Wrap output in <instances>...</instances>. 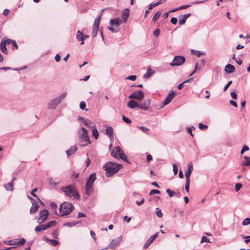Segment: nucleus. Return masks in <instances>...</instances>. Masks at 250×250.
Segmentation results:
<instances>
[{"instance_id": "obj_37", "label": "nucleus", "mask_w": 250, "mask_h": 250, "mask_svg": "<svg viewBox=\"0 0 250 250\" xmlns=\"http://www.w3.org/2000/svg\"><path fill=\"white\" fill-rule=\"evenodd\" d=\"M78 223V222H66L63 224V226H67L68 227H72L74 226L76 224Z\"/></svg>"}, {"instance_id": "obj_6", "label": "nucleus", "mask_w": 250, "mask_h": 250, "mask_svg": "<svg viewBox=\"0 0 250 250\" xmlns=\"http://www.w3.org/2000/svg\"><path fill=\"white\" fill-rule=\"evenodd\" d=\"M111 154L112 156L116 158L118 157L122 159L123 161L129 163L127 159L126 156L125 155L124 151L119 146H115L113 150L111 151Z\"/></svg>"}, {"instance_id": "obj_47", "label": "nucleus", "mask_w": 250, "mask_h": 250, "mask_svg": "<svg viewBox=\"0 0 250 250\" xmlns=\"http://www.w3.org/2000/svg\"><path fill=\"white\" fill-rule=\"evenodd\" d=\"M172 167H173V171L174 174V175H177V174L178 173V168L175 164H173L172 165Z\"/></svg>"}, {"instance_id": "obj_41", "label": "nucleus", "mask_w": 250, "mask_h": 250, "mask_svg": "<svg viewBox=\"0 0 250 250\" xmlns=\"http://www.w3.org/2000/svg\"><path fill=\"white\" fill-rule=\"evenodd\" d=\"M59 230L58 229H55L53 230V231L52 232V236L54 238L57 239L59 235Z\"/></svg>"}, {"instance_id": "obj_24", "label": "nucleus", "mask_w": 250, "mask_h": 250, "mask_svg": "<svg viewBox=\"0 0 250 250\" xmlns=\"http://www.w3.org/2000/svg\"><path fill=\"white\" fill-rule=\"evenodd\" d=\"M15 178H14L10 182L7 183L4 185V187L6 190L13 191V186H14L13 181L15 180Z\"/></svg>"}, {"instance_id": "obj_27", "label": "nucleus", "mask_w": 250, "mask_h": 250, "mask_svg": "<svg viewBox=\"0 0 250 250\" xmlns=\"http://www.w3.org/2000/svg\"><path fill=\"white\" fill-rule=\"evenodd\" d=\"M76 38L78 40L82 41V42H81V45L84 44L83 41L84 40V37H83V35L82 32H80V31H78L77 33Z\"/></svg>"}, {"instance_id": "obj_32", "label": "nucleus", "mask_w": 250, "mask_h": 250, "mask_svg": "<svg viewBox=\"0 0 250 250\" xmlns=\"http://www.w3.org/2000/svg\"><path fill=\"white\" fill-rule=\"evenodd\" d=\"M66 95H67V92H63L58 97H57L55 99L60 104L61 101L66 96Z\"/></svg>"}, {"instance_id": "obj_58", "label": "nucleus", "mask_w": 250, "mask_h": 250, "mask_svg": "<svg viewBox=\"0 0 250 250\" xmlns=\"http://www.w3.org/2000/svg\"><path fill=\"white\" fill-rule=\"evenodd\" d=\"M139 128L143 132H146L149 130V129L145 126H140Z\"/></svg>"}, {"instance_id": "obj_52", "label": "nucleus", "mask_w": 250, "mask_h": 250, "mask_svg": "<svg viewBox=\"0 0 250 250\" xmlns=\"http://www.w3.org/2000/svg\"><path fill=\"white\" fill-rule=\"evenodd\" d=\"M160 191L157 189H152L150 192H149V195H151L154 194H160Z\"/></svg>"}, {"instance_id": "obj_61", "label": "nucleus", "mask_w": 250, "mask_h": 250, "mask_svg": "<svg viewBox=\"0 0 250 250\" xmlns=\"http://www.w3.org/2000/svg\"><path fill=\"white\" fill-rule=\"evenodd\" d=\"M190 6H191V5H188V4L184 5H182L180 7H179V9H180V10L185 9L189 8Z\"/></svg>"}, {"instance_id": "obj_45", "label": "nucleus", "mask_w": 250, "mask_h": 250, "mask_svg": "<svg viewBox=\"0 0 250 250\" xmlns=\"http://www.w3.org/2000/svg\"><path fill=\"white\" fill-rule=\"evenodd\" d=\"M189 183H190V180H186V186H185V190L188 193L189 192Z\"/></svg>"}, {"instance_id": "obj_23", "label": "nucleus", "mask_w": 250, "mask_h": 250, "mask_svg": "<svg viewBox=\"0 0 250 250\" xmlns=\"http://www.w3.org/2000/svg\"><path fill=\"white\" fill-rule=\"evenodd\" d=\"M129 16V10L128 9H125L122 12V18L124 22H126L127 19Z\"/></svg>"}, {"instance_id": "obj_33", "label": "nucleus", "mask_w": 250, "mask_h": 250, "mask_svg": "<svg viewBox=\"0 0 250 250\" xmlns=\"http://www.w3.org/2000/svg\"><path fill=\"white\" fill-rule=\"evenodd\" d=\"M92 135L94 136L95 138L97 139L99 136V133L95 125L92 128Z\"/></svg>"}, {"instance_id": "obj_56", "label": "nucleus", "mask_w": 250, "mask_h": 250, "mask_svg": "<svg viewBox=\"0 0 250 250\" xmlns=\"http://www.w3.org/2000/svg\"><path fill=\"white\" fill-rule=\"evenodd\" d=\"M232 83V81H230L227 84H226V85L224 87V89H223L224 91H225L227 90V89L228 88L229 86Z\"/></svg>"}, {"instance_id": "obj_18", "label": "nucleus", "mask_w": 250, "mask_h": 250, "mask_svg": "<svg viewBox=\"0 0 250 250\" xmlns=\"http://www.w3.org/2000/svg\"><path fill=\"white\" fill-rule=\"evenodd\" d=\"M26 241L24 238L14 239H12V245L22 246L25 243Z\"/></svg>"}, {"instance_id": "obj_22", "label": "nucleus", "mask_w": 250, "mask_h": 250, "mask_svg": "<svg viewBox=\"0 0 250 250\" xmlns=\"http://www.w3.org/2000/svg\"><path fill=\"white\" fill-rule=\"evenodd\" d=\"M235 68L233 65L230 64H228L226 65L225 71L227 73H231L235 71Z\"/></svg>"}, {"instance_id": "obj_46", "label": "nucleus", "mask_w": 250, "mask_h": 250, "mask_svg": "<svg viewBox=\"0 0 250 250\" xmlns=\"http://www.w3.org/2000/svg\"><path fill=\"white\" fill-rule=\"evenodd\" d=\"M250 224V218H247L245 219L242 222V224L244 226H246Z\"/></svg>"}, {"instance_id": "obj_35", "label": "nucleus", "mask_w": 250, "mask_h": 250, "mask_svg": "<svg viewBox=\"0 0 250 250\" xmlns=\"http://www.w3.org/2000/svg\"><path fill=\"white\" fill-rule=\"evenodd\" d=\"M101 16L97 17L94 21L93 26L99 27V24L100 23Z\"/></svg>"}, {"instance_id": "obj_36", "label": "nucleus", "mask_w": 250, "mask_h": 250, "mask_svg": "<svg viewBox=\"0 0 250 250\" xmlns=\"http://www.w3.org/2000/svg\"><path fill=\"white\" fill-rule=\"evenodd\" d=\"M57 224V222L56 221L53 220L51 221L50 222H48V223H46V225L48 227V228H50L51 227L55 226Z\"/></svg>"}, {"instance_id": "obj_11", "label": "nucleus", "mask_w": 250, "mask_h": 250, "mask_svg": "<svg viewBox=\"0 0 250 250\" xmlns=\"http://www.w3.org/2000/svg\"><path fill=\"white\" fill-rule=\"evenodd\" d=\"M28 198L31 200L32 202V207L30 209V213L31 214L35 213L38 211L40 206L38 205V203L32 197L28 196Z\"/></svg>"}, {"instance_id": "obj_64", "label": "nucleus", "mask_w": 250, "mask_h": 250, "mask_svg": "<svg viewBox=\"0 0 250 250\" xmlns=\"http://www.w3.org/2000/svg\"><path fill=\"white\" fill-rule=\"evenodd\" d=\"M50 206L52 208L54 209H56L57 208V204L54 202H51L50 203Z\"/></svg>"}, {"instance_id": "obj_14", "label": "nucleus", "mask_w": 250, "mask_h": 250, "mask_svg": "<svg viewBox=\"0 0 250 250\" xmlns=\"http://www.w3.org/2000/svg\"><path fill=\"white\" fill-rule=\"evenodd\" d=\"M193 169L192 162H189L188 164V169L185 173V177L186 180H190V175L192 173Z\"/></svg>"}, {"instance_id": "obj_50", "label": "nucleus", "mask_w": 250, "mask_h": 250, "mask_svg": "<svg viewBox=\"0 0 250 250\" xmlns=\"http://www.w3.org/2000/svg\"><path fill=\"white\" fill-rule=\"evenodd\" d=\"M167 193L168 194L169 197H172L175 194V192L172 191L170 189H167L166 190Z\"/></svg>"}, {"instance_id": "obj_1", "label": "nucleus", "mask_w": 250, "mask_h": 250, "mask_svg": "<svg viewBox=\"0 0 250 250\" xmlns=\"http://www.w3.org/2000/svg\"><path fill=\"white\" fill-rule=\"evenodd\" d=\"M122 167L121 164L109 162L104 166L103 169L106 171V176L109 177L117 173Z\"/></svg>"}, {"instance_id": "obj_34", "label": "nucleus", "mask_w": 250, "mask_h": 250, "mask_svg": "<svg viewBox=\"0 0 250 250\" xmlns=\"http://www.w3.org/2000/svg\"><path fill=\"white\" fill-rule=\"evenodd\" d=\"M7 44H11L12 46L15 47L16 49H18V45L16 43V42L14 40H11L10 39H7L6 40Z\"/></svg>"}, {"instance_id": "obj_3", "label": "nucleus", "mask_w": 250, "mask_h": 250, "mask_svg": "<svg viewBox=\"0 0 250 250\" xmlns=\"http://www.w3.org/2000/svg\"><path fill=\"white\" fill-rule=\"evenodd\" d=\"M78 135L81 140V144L80 146H85L91 143L88 135L87 130L84 127H82L79 129Z\"/></svg>"}, {"instance_id": "obj_29", "label": "nucleus", "mask_w": 250, "mask_h": 250, "mask_svg": "<svg viewBox=\"0 0 250 250\" xmlns=\"http://www.w3.org/2000/svg\"><path fill=\"white\" fill-rule=\"evenodd\" d=\"M106 134L110 137H113V129L111 127L108 126L106 129Z\"/></svg>"}, {"instance_id": "obj_2", "label": "nucleus", "mask_w": 250, "mask_h": 250, "mask_svg": "<svg viewBox=\"0 0 250 250\" xmlns=\"http://www.w3.org/2000/svg\"><path fill=\"white\" fill-rule=\"evenodd\" d=\"M61 190L65 193V194L69 197H73L74 199L79 200L80 195L77 191L74 185H69L61 188Z\"/></svg>"}, {"instance_id": "obj_8", "label": "nucleus", "mask_w": 250, "mask_h": 250, "mask_svg": "<svg viewBox=\"0 0 250 250\" xmlns=\"http://www.w3.org/2000/svg\"><path fill=\"white\" fill-rule=\"evenodd\" d=\"M48 211L45 209L40 211V217L38 220L39 224H42L46 220L48 216Z\"/></svg>"}, {"instance_id": "obj_9", "label": "nucleus", "mask_w": 250, "mask_h": 250, "mask_svg": "<svg viewBox=\"0 0 250 250\" xmlns=\"http://www.w3.org/2000/svg\"><path fill=\"white\" fill-rule=\"evenodd\" d=\"M145 96V94L141 90L134 92L128 97L129 99H134L140 101L143 99Z\"/></svg>"}, {"instance_id": "obj_19", "label": "nucleus", "mask_w": 250, "mask_h": 250, "mask_svg": "<svg viewBox=\"0 0 250 250\" xmlns=\"http://www.w3.org/2000/svg\"><path fill=\"white\" fill-rule=\"evenodd\" d=\"M79 120H81L83 123V125L88 127L92 128L95 125H93V123L89 120L84 119L83 118L80 117L79 118Z\"/></svg>"}, {"instance_id": "obj_40", "label": "nucleus", "mask_w": 250, "mask_h": 250, "mask_svg": "<svg viewBox=\"0 0 250 250\" xmlns=\"http://www.w3.org/2000/svg\"><path fill=\"white\" fill-rule=\"evenodd\" d=\"M37 191V188H35L31 191V193L32 195H33L34 197L37 198V199L39 201V202H40L41 204H43V203L41 201V200H40V199L38 198V196L35 193V192H36Z\"/></svg>"}, {"instance_id": "obj_59", "label": "nucleus", "mask_w": 250, "mask_h": 250, "mask_svg": "<svg viewBox=\"0 0 250 250\" xmlns=\"http://www.w3.org/2000/svg\"><path fill=\"white\" fill-rule=\"evenodd\" d=\"M170 22L173 24H176L177 22V19L175 17H173L170 20Z\"/></svg>"}, {"instance_id": "obj_51", "label": "nucleus", "mask_w": 250, "mask_h": 250, "mask_svg": "<svg viewBox=\"0 0 250 250\" xmlns=\"http://www.w3.org/2000/svg\"><path fill=\"white\" fill-rule=\"evenodd\" d=\"M249 147L247 146L244 145L243 146L242 149L241 151V152H240L241 154V155L243 154L245 151H248V150H249Z\"/></svg>"}, {"instance_id": "obj_13", "label": "nucleus", "mask_w": 250, "mask_h": 250, "mask_svg": "<svg viewBox=\"0 0 250 250\" xmlns=\"http://www.w3.org/2000/svg\"><path fill=\"white\" fill-rule=\"evenodd\" d=\"M175 94H176V92H174L173 91L171 90L169 92V93L167 95V97L166 98L165 100H164V103H163V105H167V104H168L171 101V100L173 99Z\"/></svg>"}, {"instance_id": "obj_62", "label": "nucleus", "mask_w": 250, "mask_h": 250, "mask_svg": "<svg viewBox=\"0 0 250 250\" xmlns=\"http://www.w3.org/2000/svg\"><path fill=\"white\" fill-rule=\"evenodd\" d=\"M153 34L156 37H158L160 34V30L159 29H156L153 32Z\"/></svg>"}, {"instance_id": "obj_55", "label": "nucleus", "mask_w": 250, "mask_h": 250, "mask_svg": "<svg viewBox=\"0 0 250 250\" xmlns=\"http://www.w3.org/2000/svg\"><path fill=\"white\" fill-rule=\"evenodd\" d=\"M186 20L182 17V18L179 19V23L180 25H183L185 23Z\"/></svg>"}, {"instance_id": "obj_17", "label": "nucleus", "mask_w": 250, "mask_h": 250, "mask_svg": "<svg viewBox=\"0 0 250 250\" xmlns=\"http://www.w3.org/2000/svg\"><path fill=\"white\" fill-rule=\"evenodd\" d=\"M123 22L122 20L120 18H115L110 20V24L112 26H119Z\"/></svg>"}, {"instance_id": "obj_60", "label": "nucleus", "mask_w": 250, "mask_h": 250, "mask_svg": "<svg viewBox=\"0 0 250 250\" xmlns=\"http://www.w3.org/2000/svg\"><path fill=\"white\" fill-rule=\"evenodd\" d=\"M136 78V76L135 75H130L128 77L126 78L127 79L130 80L131 81H135Z\"/></svg>"}, {"instance_id": "obj_16", "label": "nucleus", "mask_w": 250, "mask_h": 250, "mask_svg": "<svg viewBox=\"0 0 250 250\" xmlns=\"http://www.w3.org/2000/svg\"><path fill=\"white\" fill-rule=\"evenodd\" d=\"M60 103L55 99H52L48 104V108L51 110L55 109Z\"/></svg>"}, {"instance_id": "obj_39", "label": "nucleus", "mask_w": 250, "mask_h": 250, "mask_svg": "<svg viewBox=\"0 0 250 250\" xmlns=\"http://www.w3.org/2000/svg\"><path fill=\"white\" fill-rule=\"evenodd\" d=\"M98 30H99V27L93 26V30H92V36L93 37H95L97 36V35L98 34Z\"/></svg>"}, {"instance_id": "obj_5", "label": "nucleus", "mask_w": 250, "mask_h": 250, "mask_svg": "<svg viewBox=\"0 0 250 250\" xmlns=\"http://www.w3.org/2000/svg\"><path fill=\"white\" fill-rule=\"evenodd\" d=\"M96 179L95 173L91 174L86 180L85 184V193L90 195L93 192V186L94 181Z\"/></svg>"}, {"instance_id": "obj_49", "label": "nucleus", "mask_w": 250, "mask_h": 250, "mask_svg": "<svg viewBox=\"0 0 250 250\" xmlns=\"http://www.w3.org/2000/svg\"><path fill=\"white\" fill-rule=\"evenodd\" d=\"M242 187V185L241 183H237L235 184V188L236 191H238Z\"/></svg>"}, {"instance_id": "obj_25", "label": "nucleus", "mask_w": 250, "mask_h": 250, "mask_svg": "<svg viewBox=\"0 0 250 250\" xmlns=\"http://www.w3.org/2000/svg\"><path fill=\"white\" fill-rule=\"evenodd\" d=\"M48 227H47V226L46 225V224H40V225L37 226L35 229V230L36 231V232H40L41 231H42V230H45L47 229H48Z\"/></svg>"}, {"instance_id": "obj_30", "label": "nucleus", "mask_w": 250, "mask_h": 250, "mask_svg": "<svg viewBox=\"0 0 250 250\" xmlns=\"http://www.w3.org/2000/svg\"><path fill=\"white\" fill-rule=\"evenodd\" d=\"M154 73V71L151 69L150 67H149L147 69L146 73L144 75V78H148Z\"/></svg>"}, {"instance_id": "obj_38", "label": "nucleus", "mask_w": 250, "mask_h": 250, "mask_svg": "<svg viewBox=\"0 0 250 250\" xmlns=\"http://www.w3.org/2000/svg\"><path fill=\"white\" fill-rule=\"evenodd\" d=\"M244 158L246 160V161L243 163V165L245 166H250V158L248 156H245Z\"/></svg>"}, {"instance_id": "obj_44", "label": "nucleus", "mask_w": 250, "mask_h": 250, "mask_svg": "<svg viewBox=\"0 0 250 250\" xmlns=\"http://www.w3.org/2000/svg\"><path fill=\"white\" fill-rule=\"evenodd\" d=\"M199 128L203 130H205L208 128V125H203L202 123L199 124Z\"/></svg>"}, {"instance_id": "obj_53", "label": "nucleus", "mask_w": 250, "mask_h": 250, "mask_svg": "<svg viewBox=\"0 0 250 250\" xmlns=\"http://www.w3.org/2000/svg\"><path fill=\"white\" fill-rule=\"evenodd\" d=\"M243 239H245V242L248 244L250 241V236L241 235Z\"/></svg>"}, {"instance_id": "obj_10", "label": "nucleus", "mask_w": 250, "mask_h": 250, "mask_svg": "<svg viewBox=\"0 0 250 250\" xmlns=\"http://www.w3.org/2000/svg\"><path fill=\"white\" fill-rule=\"evenodd\" d=\"M122 236H120L116 239H113L111 243L105 249H114L116 247V246H118L122 241Z\"/></svg>"}, {"instance_id": "obj_20", "label": "nucleus", "mask_w": 250, "mask_h": 250, "mask_svg": "<svg viewBox=\"0 0 250 250\" xmlns=\"http://www.w3.org/2000/svg\"><path fill=\"white\" fill-rule=\"evenodd\" d=\"M6 44H7L6 40L4 41V40L2 39L0 43V50L4 54L7 53V48L6 47Z\"/></svg>"}, {"instance_id": "obj_48", "label": "nucleus", "mask_w": 250, "mask_h": 250, "mask_svg": "<svg viewBox=\"0 0 250 250\" xmlns=\"http://www.w3.org/2000/svg\"><path fill=\"white\" fill-rule=\"evenodd\" d=\"M122 119L125 123H126L128 124H130L132 122L129 119L126 118L125 116H122Z\"/></svg>"}, {"instance_id": "obj_43", "label": "nucleus", "mask_w": 250, "mask_h": 250, "mask_svg": "<svg viewBox=\"0 0 250 250\" xmlns=\"http://www.w3.org/2000/svg\"><path fill=\"white\" fill-rule=\"evenodd\" d=\"M85 107H86L85 103L84 102H83V101L81 102L80 103V108L81 109H82V110H84V109L85 111H88V109H85Z\"/></svg>"}, {"instance_id": "obj_7", "label": "nucleus", "mask_w": 250, "mask_h": 250, "mask_svg": "<svg viewBox=\"0 0 250 250\" xmlns=\"http://www.w3.org/2000/svg\"><path fill=\"white\" fill-rule=\"evenodd\" d=\"M185 62V58L183 56H176L173 59V62L170 63L171 66H179L184 63Z\"/></svg>"}, {"instance_id": "obj_26", "label": "nucleus", "mask_w": 250, "mask_h": 250, "mask_svg": "<svg viewBox=\"0 0 250 250\" xmlns=\"http://www.w3.org/2000/svg\"><path fill=\"white\" fill-rule=\"evenodd\" d=\"M77 147L76 146H71L69 149L66 151V154L68 156H70L74 154L77 150Z\"/></svg>"}, {"instance_id": "obj_4", "label": "nucleus", "mask_w": 250, "mask_h": 250, "mask_svg": "<svg viewBox=\"0 0 250 250\" xmlns=\"http://www.w3.org/2000/svg\"><path fill=\"white\" fill-rule=\"evenodd\" d=\"M74 208L72 204L64 202L60 206L59 213L57 214L58 215L63 216L70 213Z\"/></svg>"}, {"instance_id": "obj_21", "label": "nucleus", "mask_w": 250, "mask_h": 250, "mask_svg": "<svg viewBox=\"0 0 250 250\" xmlns=\"http://www.w3.org/2000/svg\"><path fill=\"white\" fill-rule=\"evenodd\" d=\"M127 105L129 108L133 109L136 107L139 108V104H138L136 101L131 100L128 102Z\"/></svg>"}, {"instance_id": "obj_63", "label": "nucleus", "mask_w": 250, "mask_h": 250, "mask_svg": "<svg viewBox=\"0 0 250 250\" xmlns=\"http://www.w3.org/2000/svg\"><path fill=\"white\" fill-rule=\"evenodd\" d=\"M230 96H231V97H232V99H237V94H236V93L235 92H234V91L231 92L230 93Z\"/></svg>"}, {"instance_id": "obj_12", "label": "nucleus", "mask_w": 250, "mask_h": 250, "mask_svg": "<svg viewBox=\"0 0 250 250\" xmlns=\"http://www.w3.org/2000/svg\"><path fill=\"white\" fill-rule=\"evenodd\" d=\"M150 99H147L143 103L139 104V108L144 110H148L150 107Z\"/></svg>"}, {"instance_id": "obj_15", "label": "nucleus", "mask_w": 250, "mask_h": 250, "mask_svg": "<svg viewBox=\"0 0 250 250\" xmlns=\"http://www.w3.org/2000/svg\"><path fill=\"white\" fill-rule=\"evenodd\" d=\"M158 236V232L155 233L154 234L152 235L151 237L149 238V239L147 240L146 243L145 244L144 246V249H146L149 245H150L153 241Z\"/></svg>"}, {"instance_id": "obj_54", "label": "nucleus", "mask_w": 250, "mask_h": 250, "mask_svg": "<svg viewBox=\"0 0 250 250\" xmlns=\"http://www.w3.org/2000/svg\"><path fill=\"white\" fill-rule=\"evenodd\" d=\"M201 242V243H203V242L210 243L211 242L209 241V239L207 237L203 236L202 238Z\"/></svg>"}, {"instance_id": "obj_57", "label": "nucleus", "mask_w": 250, "mask_h": 250, "mask_svg": "<svg viewBox=\"0 0 250 250\" xmlns=\"http://www.w3.org/2000/svg\"><path fill=\"white\" fill-rule=\"evenodd\" d=\"M50 242H51V245L53 246H57L59 243L58 241H57L56 240H54V239H53V240L51 239Z\"/></svg>"}, {"instance_id": "obj_42", "label": "nucleus", "mask_w": 250, "mask_h": 250, "mask_svg": "<svg viewBox=\"0 0 250 250\" xmlns=\"http://www.w3.org/2000/svg\"><path fill=\"white\" fill-rule=\"evenodd\" d=\"M156 209L157 210V211H156L157 216L159 218H162L163 216V214L161 210L159 208H157Z\"/></svg>"}, {"instance_id": "obj_28", "label": "nucleus", "mask_w": 250, "mask_h": 250, "mask_svg": "<svg viewBox=\"0 0 250 250\" xmlns=\"http://www.w3.org/2000/svg\"><path fill=\"white\" fill-rule=\"evenodd\" d=\"M166 1V0H159L153 4H150L149 5L148 9H152L153 7L157 6L158 5L164 3Z\"/></svg>"}, {"instance_id": "obj_31", "label": "nucleus", "mask_w": 250, "mask_h": 250, "mask_svg": "<svg viewBox=\"0 0 250 250\" xmlns=\"http://www.w3.org/2000/svg\"><path fill=\"white\" fill-rule=\"evenodd\" d=\"M162 14V12L160 11H159L157 12L153 16L152 18V21L154 22H156L159 19V17H160L161 15Z\"/></svg>"}]
</instances>
